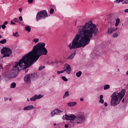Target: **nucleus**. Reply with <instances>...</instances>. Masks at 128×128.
<instances>
[{
	"label": "nucleus",
	"instance_id": "45",
	"mask_svg": "<svg viewBox=\"0 0 128 128\" xmlns=\"http://www.w3.org/2000/svg\"><path fill=\"white\" fill-rule=\"evenodd\" d=\"M2 66H0V72H2Z\"/></svg>",
	"mask_w": 128,
	"mask_h": 128
},
{
	"label": "nucleus",
	"instance_id": "22",
	"mask_svg": "<svg viewBox=\"0 0 128 128\" xmlns=\"http://www.w3.org/2000/svg\"><path fill=\"white\" fill-rule=\"evenodd\" d=\"M25 30L28 32H30L32 28H30V26H26L25 28Z\"/></svg>",
	"mask_w": 128,
	"mask_h": 128
},
{
	"label": "nucleus",
	"instance_id": "32",
	"mask_svg": "<svg viewBox=\"0 0 128 128\" xmlns=\"http://www.w3.org/2000/svg\"><path fill=\"white\" fill-rule=\"evenodd\" d=\"M62 80L64 81V82H68V78H66V76H64L62 77Z\"/></svg>",
	"mask_w": 128,
	"mask_h": 128
},
{
	"label": "nucleus",
	"instance_id": "26",
	"mask_svg": "<svg viewBox=\"0 0 128 128\" xmlns=\"http://www.w3.org/2000/svg\"><path fill=\"white\" fill-rule=\"evenodd\" d=\"M6 39H3L0 41V44H6Z\"/></svg>",
	"mask_w": 128,
	"mask_h": 128
},
{
	"label": "nucleus",
	"instance_id": "13",
	"mask_svg": "<svg viewBox=\"0 0 128 128\" xmlns=\"http://www.w3.org/2000/svg\"><path fill=\"white\" fill-rule=\"evenodd\" d=\"M118 30V28H108V32H114Z\"/></svg>",
	"mask_w": 128,
	"mask_h": 128
},
{
	"label": "nucleus",
	"instance_id": "35",
	"mask_svg": "<svg viewBox=\"0 0 128 128\" xmlns=\"http://www.w3.org/2000/svg\"><path fill=\"white\" fill-rule=\"evenodd\" d=\"M14 22H18L19 20H18V18H15L14 20Z\"/></svg>",
	"mask_w": 128,
	"mask_h": 128
},
{
	"label": "nucleus",
	"instance_id": "40",
	"mask_svg": "<svg viewBox=\"0 0 128 128\" xmlns=\"http://www.w3.org/2000/svg\"><path fill=\"white\" fill-rule=\"evenodd\" d=\"M34 2V0H28V2H30V4H32Z\"/></svg>",
	"mask_w": 128,
	"mask_h": 128
},
{
	"label": "nucleus",
	"instance_id": "12",
	"mask_svg": "<svg viewBox=\"0 0 128 128\" xmlns=\"http://www.w3.org/2000/svg\"><path fill=\"white\" fill-rule=\"evenodd\" d=\"M34 106L32 105H30L24 107L23 110H34Z\"/></svg>",
	"mask_w": 128,
	"mask_h": 128
},
{
	"label": "nucleus",
	"instance_id": "56",
	"mask_svg": "<svg viewBox=\"0 0 128 128\" xmlns=\"http://www.w3.org/2000/svg\"><path fill=\"white\" fill-rule=\"evenodd\" d=\"M0 38H2V36L0 35Z\"/></svg>",
	"mask_w": 128,
	"mask_h": 128
},
{
	"label": "nucleus",
	"instance_id": "36",
	"mask_svg": "<svg viewBox=\"0 0 128 128\" xmlns=\"http://www.w3.org/2000/svg\"><path fill=\"white\" fill-rule=\"evenodd\" d=\"M2 28L3 29V30H4V28H6V25H4V24H2V26H1Z\"/></svg>",
	"mask_w": 128,
	"mask_h": 128
},
{
	"label": "nucleus",
	"instance_id": "38",
	"mask_svg": "<svg viewBox=\"0 0 128 128\" xmlns=\"http://www.w3.org/2000/svg\"><path fill=\"white\" fill-rule=\"evenodd\" d=\"M103 98H104V95H100V99L103 100Z\"/></svg>",
	"mask_w": 128,
	"mask_h": 128
},
{
	"label": "nucleus",
	"instance_id": "8",
	"mask_svg": "<svg viewBox=\"0 0 128 128\" xmlns=\"http://www.w3.org/2000/svg\"><path fill=\"white\" fill-rule=\"evenodd\" d=\"M76 116L74 114H66L64 116H62L63 120H71L70 122L72 124V122H74L76 120Z\"/></svg>",
	"mask_w": 128,
	"mask_h": 128
},
{
	"label": "nucleus",
	"instance_id": "6",
	"mask_svg": "<svg viewBox=\"0 0 128 128\" xmlns=\"http://www.w3.org/2000/svg\"><path fill=\"white\" fill-rule=\"evenodd\" d=\"M46 18H48V12L46 10H43L38 12L36 15V20L39 22L42 20H45Z\"/></svg>",
	"mask_w": 128,
	"mask_h": 128
},
{
	"label": "nucleus",
	"instance_id": "44",
	"mask_svg": "<svg viewBox=\"0 0 128 128\" xmlns=\"http://www.w3.org/2000/svg\"><path fill=\"white\" fill-rule=\"evenodd\" d=\"M124 12H126V13H128V9H125L124 10Z\"/></svg>",
	"mask_w": 128,
	"mask_h": 128
},
{
	"label": "nucleus",
	"instance_id": "48",
	"mask_svg": "<svg viewBox=\"0 0 128 128\" xmlns=\"http://www.w3.org/2000/svg\"><path fill=\"white\" fill-rule=\"evenodd\" d=\"M10 24H16L12 20L10 22Z\"/></svg>",
	"mask_w": 128,
	"mask_h": 128
},
{
	"label": "nucleus",
	"instance_id": "28",
	"mask_svg": "<svg viewBox=\"0 0 128 128\" xmlns=\"http://www.w3.org/2000/svg\"><path fill=\"white\" fill-rule=\"evenodd\" d=\"M33 42H35V44H36L37 42H40V39H38V38H34L33 40Z\"/></svg>",
	"mask_w": 128,
	"mask_h": 128
},
{
	"label": "nucleus",
	"instance_id": "25",
	"mask_svg": "<svg viewBox=\"0 0 128 128\" xmlns=\"http://www.w3.org/2000/svg\"><path fill=\"white\" fill-rule=\"evenodd\" d=\"M66 70H64L61 71H58L57 72V74H64V72H66Z\"/></svg>",
	"mask_w": 128,
	"mask_h": 128
},
{
	"label": "nucleus",
	"instance_id": "52",
	"mask_svg": "<svg viewBox=\"0 0 128 128\" xmlns=\"http://www.w3.org/2000/svg\"><path fill=\"white\" fill-rule=\"evenodd\" d=\"M126 74H127V76H128V71H127V72H126Z\"/></svg>",
	"mask_w": 128,
	"mask_h": 128
},
{
	"label": "nucleus",
	"instance_id": "10",
	"mask_svg": "<svg viewBox=\"0 0 128 128\" xmlns=\"http://www.w3.org/2000/svg\"><path fill=\"white\" fill-rule=\"evenodd\" d=\"M62 112H64V111L60 110L58 109H56L55 110L52 111L50 113V116L52 118L56 114L57 116H60Z\"/></svg>",
	"mask_w": 128,
	"mask_h": 128
},
{
	"label": "nucleus",
	"instance_id": "16",
	"mask_svg": "<svg viewBox=\"0 0 128 128\" xmlns=\"http://www.w3.org/2000/svg\"><path fill=\"white\" fill-rule=\"evenodd\" d=\"M76 56V52H74V53H72L70 56H69L67 60H72L74 58V56Z\"/></svg>",
	"mask_w": 128,
	"mask_h": 128
},
{
	"label": "nucleus",
	"instance_id": "4",
	"mask_svg": "<svg viewBox=\"0 0 128 128\" xmlns=\"http://www.w3.org/2000/svg\"><path fill=\"white\" fill-rule=\"evenodd\" d=\"M126 94V90L122 89L119 92H114L113 94L110 96V106H116L118 104H120V100H122V98Z\"/></svg>",
	"mask_w": 128,
	"mask_h": 128
},
{
	"label": "nucleus",
	"instance_id": "39",
	"mask_svg": "<svg viewBox=\"0 0 128 128\" xmlns=\"http://www.w3.org/2000/svg\"><path fill=\"white\" fill-rule=\"evenodd\" d=\"M19 20H20L21 22L22 21V16H20L19 17Z\"/></svg>",
	"mask_w": 128,
	"mask_h": 128
},
{
	"label": "nucleus",
	"instance_id": "37",
	"mask_svg": "<svg viewBox=\"0 0 128 128\" xmlns=\"http://www.w3.org/2000/svg\"><path fill=\"white\" fill-rule=\"evenodd\" d=\"M90 56H94V58H96V54L92 53V54H90Z\"/></svg>",
	"mask_w": 128,
	"mask_h": 128
},
{
	"label": "nucleus",
	"instance_id": "41",
	"mask_svg": "<svg viewBox=\"0 0 128 128\" xmlns=\"http://www.w3.org/2000/svg\"><path fill=\"white\" fill-rule=\"evenodd\" d=\"M64 128H68V124H65Z\"/></svg>",
	"mask_w": 128,
	"mask_h": 128
},
{
	"label": "nucleus",
	"instance_id": "21",
	"mask_svg": "<svg viewBox=\"0 0 128 128\" xmlns=\"http://www.w3.org/2000/svg\"><path fill=\"white\" fill-rule=\"evenodd\" d=\"M82 74V71H79L76 73V76H77V78H80Z\"/></svg>",
	"mask_w": 128,
	"mask_h": 128
},
{
	"label": "nucleus",
	"instance_id": "19",
	"mask_svg": "<svg viewBox=\"0 0 128 128\" xmlns=\"http://www.w3.org/2000/svg\"><path fill=\"white\" fill-rule=\"evenodd\" d=\"M70 96V94L68 93V91H66L63 96V98H66Z\"/></svg>",
	"mask_w": 128,
	"mask_h": 128
},
{
	"label": "nucleus",
	"instance_id": "15",
	"mask_svg": "<svg viewBox=\"0 0 128 128\" xmlns=\"http://www.w3.org/2000/svg\"><path fill=\"white\" fill-rule=\"evenodd\" d=\"M76 104V102H69L67 104L68 106H74Z\"/></svg>",
	"mask_w": 128,
	"mask_h": 128
},
{
	"label": "nucleus",
	"instance_id": "23",
	"mask_svg": "<svg viewBox=\"0 0 128 128\" xmlns=\"http://www.w3.org/2000/svg\"><path fill=\"white\" fill-rule=\"evenodd\" d=\"M16 86V82H12L10 84V88H14Z\"/></svg>",
	"mask_w": 128,
	"mask_h": 128
},
{
	"label": "nucleus",
	"instance_id": "47",
	"mask_svg": "<svg viewBox=\"0 0 128 128\" xmlns=\"http://www.w3.org/2000/svg\"><path fill=\"white\" fill-rule=\"evenodd\" d=\"M19 12H22V8H19Z\"/></svg>",
	"mask_w": 128,
	"mask_h": 128
},
{
	"label": "nucleus",
	"instance_id": "9",
	"mask_svg": "<svg viewBox=\"0 0 128 128\" xmlns=\"http://www.w3.org/2000/svg\"><path fill=\"white\" fill-rule=\"evenodd\" d=\"M34 74H27L24 77V82H25L26 84H30L32 80H34Z\"/></svg>",
	"mask_w": 128,
	"mask_h": 128
},
{
	"label": "nucleus",
	"instance_id": "50",
	"mask_svg": "<svg viewBox=\"0 0 128 128\" xmlns=\"http://www.w3.org/2000/svg\"><path fill=\"white\" fill-rule=\"evenodd\" d=\"M2 80V76H0V82H1Z\"/></svg>",
	"mask_w": 128,
	"mask_h": 128
},
{
	"label": "nucleus",
	"instance_id": "57",
	"mask_svg": "<svg viewBox=\"0 0 128 128\" xmlns=\"http://www.w3.org/2000/svg\"><path fill=\"white\" fill-rule=\"evenodd\" d=\"M56 124H54V126H56Z\"/></svg>",
	"mask_w": 128,
	"mask_h": 128
},
{
	"label": "nucleus",
	"instance_id": "11",
	"mask_svg": "<svg viewBox=\"0 0 128 128\" xmlns=\"http://www.w3.org/2000/svg\"><path fill=\"white\" fill-rule=\"evenodd\" d=\"M114 2H116V4L122 2V4H128V0H116Z\"/></svg>",
	"mask_w": 128,
	"mask_h": 128
},
{
	"label": "nucleus",
	"instance_id": "30",
	"mask_svg": "<svg viewBox=\"0 0 128 128\" xmlns=\"http://www.w3.org/2000/svg\"><path fill=\"white\" fill-rule=\"evenodd\" d=\"M112 38H118V33H114L112 36Z\"/></svg>",
	"mask_w": 128,
	"mask_h": 128
},
{
	"label": "nucleus",
	"instance_id": "14",
	"mask_svg": "<svg viewBox=\"0 0 128 128\" xmlns=\"http://www.w3.org/2000/svg\"><path fill=\"white\" fill-rule=\"evenodd\" d=\"M66 70L67 74H70V72H72V68H70V65H67Z\"/></svg>",
	"mask_w": 128,
	"mask_h": 128
},
{
	"label": "nucleus",
	"instance_id": "27",
	"mask_svg": "<svg viewBox=\"0 0 128 128\" xmlns=\"http://www.w3.org/2000/svg\"><path fill=\"white\" fill-rule=\"evenodd\" d=\"M114 22H116V18H112L110 20V22L111 24H112Z\"/></svg>",
	"mask_w": 128,
	"mask_h": 128
},
{
	"label": "nucleus",
	"instance_id": "29",
	"mask_svg": "<svg viewBox=\"0 0 128 128\" xmlns=\"http://www.w3.org/2000/svg\"><path fill=\"white\" fill-rule=\"evenodd\" d=\"M54 12V9L53 8H51L50 11V14H52Z\"/></svg>",
	"mask_w": 128,
	"mask_h": 128
},
{
	"label": "nucleus",
	"instance_id": "43",
	"mask_svg": "<svg viewBox=\"0 0 128 128\" xmlns=\"http://www.w3.org/2000/svg\"><path fill=\"white\" fill-rule=\"evenodd\" d=\"M104 106H108V103H107L106 102H104Z\"/></svg>",
	"mask_w": 128,
	"mask_h": 128
},
{
	"label": "nucleus",
	"instance_id": "58",
	"mask_svg": "<svg viewBox=\"0 0 128 128\" xmlns=\"http://www.w3.org/2000/svg\"><path fill=\"white\" fill-rule=\"evenodd\" d=\"M120 71V69H118V72Z\"/></svg>",
	"mask_w": 128,
	"mask_h": 128
},
{
	"label": "nucleus",
	"instance_id": "54",
	"mask_svg": "<svg viewBox=\"0 0 128 128\" xmlns=\"http://www.w3.org/2000/svg\"><path fill=\"white\" fill-rule=\"evenodd\" d=\"M28 102H30V100L28 98H27Z\"/></svg>",
	"mask_w": 128,
	"mask_h": 128
},
{
	"label": "nucleus",
	"instance_id": "53",
	"mask_svg": "<svg viewBox=\"0 0 128 128\" xmlns=\"http://www.w3.org/2000/svg\"><path fill=\"white\" fill-rule=\"evenodd\" d=\"M52 64H54V62H52Z\"/></svg>",
	"mask_w": 128,
	"mask_h": 128
},
{
	"label": "nucleus",
	"instance_id": "1",
	"mask_svg": "<svg viewBox=\"0 0 128 128\" xmlns=\"http://www.w3.org/2000/svg\"><path fill=\"white\" fill-rule=\"evenodd\" d=\"M46 43L39 42L35 45L32 50L22 56L18 62L15 63L12 70H11L7 74L8 78H15L22 70L28 68L32 66L42 56L48 54V50L46 48Z\"/></svg>",
	"mask_w": 128,
	"mask_h": 128
},
{
	"label": "nucleus",
	"instance_id": "55",
	"mask_svg": "<svg viewBox=\"0 0 128 128\" xmlns=\"http://www.w3.org/2000/svg\"><path fill=\"white\" fill-rule=\"evenodd\" d=\"M2 28V26L0 25V30Z\"/></svg>",
	"mask_w": 128,
	"mask_h": 128
},
{
	"label": "nucleus",
	"instance_id": "18",
	"mask_svg": "<svg viewBox=\"0 0 128 128\" xmlns=\"http://www.w3.org/2000/svg\"><path fill=\"white\" fill-rule=\"evenodd\" d=\"M36 94L34 95V96H32L30 98V102H36Z\"/></svg>",
	"mask_w": 128,
	"mask_h": 128
},
{
	"label": "nucleus",
	"instance_id": "42",
	"mask_svg": "<svg viewBox=\"0 0 128 128\" xmlns=\"http://www.w3.org/2000/svg\"><path fill=\"white\" fill-rule=\"evenodd\" d=\"M8 21H5L3 24H4V26H6V24H8Z\"/></svg>",
	"mask_w": 128,
	"mask_h": 128
},
{
	"label": "nucleus",
	"instance_id": "2",
	"mask_svg": "<svg viewBox=\"0 0 128 128\" xmlns=\"http://www.w3.org/2000/svg\"><path fill=\"white\" fill-rule=\"evenodd\" d=\"M96 32H80L77 34L69 45L70 50H76L80 48H84L90 42V40L94 38Z\"/></svg>",
	"mask_w": 128,
	"mask_h": 128
},
{
	"label": "nucleus",
	"instance_id": "7",
	"mask_svg": "<svg viewBox=\"0 0 128 128\" xmlns=\"http://www.w3.org/2000/svg\"><path fill=\"white\" fill-rule=\"evenodd\" d=\"M1 53L4 54L3 58H6L12 54V51L10 48H4L2 50Z\"/></svg>",
	"mask_w": 128,
	"mask_h": 128
},
{
	"label": "nucleus",
	"instance_id": "33",
	"mask_svg": "<svg viewBox=\"0 0 128 128\" xmlns=\"http://www.w3.org/2000/svg\"><path fill=\"white\" fill-rule=\"evenodd\" d=\"M44 68H46L45 66H41L39 67L38 70H44Z\"/></svg>",
	"mask_w": 128,
	"mask_h": 128
},
{
	"label": "nucleus",
	"instance_id": "34",
	"mask_svg": "<svg viewBox=\"0 0 128 128\" xmlns=\"http://www.w3.org/2000/svg\"><path fill=\"white\" fill-rule=\"evenodd\" d=\"M99 102L100 104H104V99H100L99 100Z\"/></svg>",
	"mask_w": 128,
	"mask_h": 128
},
{
	"label": "nucleus",
	"instance_id": "46",
	"mask_svg": "<svg viewBox=\"0 0 128 128\" xmlns=\"http://www.w3.org/2000/svg\"><path fill=\"white\" fill-rule=\"evenodd\" d=\"M4 100L5 102H6V100H8V98H4Z\"/></svg>",
	"mask_w": 128,
	"mask_h": 128
},
{
	"label": "nucleus",
	"instance_id": "3",
	"mask_svg": "<svg viewBox=\"0 0 128 128\" xmlns=\"http://www.w3.org/2000/svg\"><path fill=\"white\" fill-rule=\"evenodd\" d=\"M78 28V32H98L96 25L92 24V20L86 22L84 26H79Z\"/></svg>",
	"mask_w": 128,
	"mask_h": 128
},
{
	"label": "nucleus",
	"instance_id": "31",
	"mask_svg": "<svg viewBox=\"0 0 128 128\" xmlns=\"http://www.w3.org/2000/svg\"><path fill=\"white\" fill-rule=\"evenodd\" d=\"M13 36H14L18 37V36H20V34H18V32H14Z\"/></svg>",
	"mask_w": 128,
	"mask_h": 128
},
{
	"label": "nucleus",
	"instance_id": "24",
	"mask_svg": "<svg viewBox=\"0 0 128 128\" xmlns=\"http://www.w3.org/2000/svg\"><path fill=\"white\" fill-rule=\"evenodd\" d=\"M44 98L43 95L39 94L38 96V94H36V98H37V100H40V98Z\"/></svg>",
	"mask_w": 128,
	"mask_h": 128
},
{
	"label": "nucleus",
	"instance_id": "51",
	"mask_svg": "<svg viewBox=\"0 0 128 128\" xmlns=\"http://www.w3.org/2000/svg\"><path fill=\"white\" fill-rule=\"evenodd\" d=\"M122 102H124V98H123L122 100Z\"/></svg>",
	"mask_w": 128,
	"mask_h": 128
},
{
	"label": "nucleus",
	"instance_id": "17",
	"mask_svg": "<svg viewBox=\"0 0 128 128\" xmlns=\"http://www.w3.org/2000/svg\"><path fill=\"white\" fill-rule=\"evenodd\" d=\"M115 20H116L115 26H118V24H120V19L117 18Z\"/></svg>",
	"mask_w": 128,
	"mask_h": 128
},
{
	"label": "nucleus",
	"instance_id": "20",
	"mask_svg": "<svg viewBox=\"0 0 128 128\" xmlns=\"http://www.w3.org/2000/svg\"><path fill=\"white\" fill-rule=\"evenodd\" d=\"M110 88V84H107L104 86V90H108V88Z\"/></svg>",
	"mask_w": 128,
	"mask_h": 128
},
{
	"label": "nucleus",
	"instance_id": "5",
	"mask_svg": "<svg viewBox=\"0 0 128 128\" xmlns=\"http://www.w3.org/2000/svg\"><path fill=\"white\" fill-rule=\"evenodd\" d=\"M86 117L84 112H79L76 116V120L72 122V124H84L86 122Z\"/></svg>",
	"mask_w": 128,
	"mask_h": 128
},
{
	"label": "nucleus",
	"instance_id": "49",
	"mask_svg": "<svg viewBox=\"0 0 128 128\" xmlns=\"http://www.w3.org/2000/svg\"><path fill=\"white\" fill-rule=\"evenodd\" d=\"M80 102H84V98H81L80 99Z\"/></svg>",
	"mask_w": 128,
	"mask_h": 128
}]
</instances>
